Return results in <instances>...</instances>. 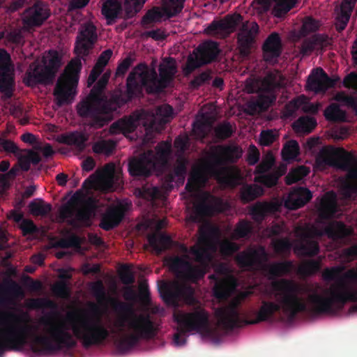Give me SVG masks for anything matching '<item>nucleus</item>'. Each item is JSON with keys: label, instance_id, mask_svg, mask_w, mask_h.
Masks as SVG:
<instances>
[{"label": "nucleus", "instance_id": "obj_9", "mask_svg": "<svg viewBox=\"0 0 357 357\" xmlns=\"http://www.w3.org/2000/svg\"><path fill=\"white\" fill-rule=\"evenodd\" d=\"M242 153V149L236 144L215 146L208 157L206 167L219 183L229 185L234 180V176L231 169L225 165L236 163Z\"/></svg>", "mask_w": 357, "mask_h": 357}, {"label": "nucleus", "instance_id": "obj_18", "mask_svg": "<svg viewBox=\"0 0 357 357\" xmlns=\"http://www.w3.org/2000/svg\"><path fill=\"white\" fill-rule=\"evenodd\" d=\"M215 274L209 275V279L215 281L213 289V296L219 300L227 299L231 291L232 285L227 278H220L219 276L226 275L229 273L227 264L224 263L218 264L214 267Z\"/></svg>", "mask_w": 357, "mask_h": 357}, {"label": "nucleus", "instance_id": "obj_5", "mask_svg": "<svg viewBox=\"0 0 357 357\" xmlns=\"http://www.w3.org/2000/svg\"><path fill=\"white\" fill-rule=\"evenodd\" d=\"M158 78L156 70H149L145 63L137 65L128 76V94L129 98H137L142 95L145 87L148 93H160L174 80L177 73L176 60L165 57L158 68Z\"/></svg>", "mask_w": 357, "mask_h": 357}, {"label": "nucleus", "instance_id": "obj_23", "mask_svg": "<svg viewBox=\"0 0 357 357\" xmlns=\"http://www.w3.org/2000/svg\"><path fill=\"white\" fill-rule=\"evenodd\" d=\"M263 57L267 63H275L282 52V41L278 32L271 33L265 39L262 47Z\"/></svg>", "mask_w": 357, "mask_h": 357}, {"label": "nucleus", "instance_id": "obj_32", "mask_svg": "<svg viewBox=\"0 0 357 357\" xmlns=\"http://www.w3.org/2000/svg\"><path fill=\"white\" fill-rule=\"evenodd\" d=\"M196 50L205 65L215 61L220 53L218 43L212 40L200 44Z\"/></svg>", "mask_w": 357, "mask_h": 357}, {"label": "nucleus", "instance_id": "obj_24", "mask_svg": "<svg viewBox=\"0 0 357 357\" xmlns=\"http://www.w3.org/2000/svg\"><path fill=\"white\" fill-rule=\"evenodd\" d=\"M241 19V15H227L220 20L213 21L205 29V32L210 35H228L235 30Z\"/></svg>", "mask_w": 357, "mask_h": 357}, {"label": "nucleus", "instance_id": "obj_35", "mask_svg": "<svg viewBox=\"0 0 357 357\" xmlns=\"http://www.w3.org/2000/svg\"><path fill=\"white\" fill-rule=\"evenodd\" d=\"M148 242L157 255H160L169 249L172 244V238L165 234H153L148 236Z\"/></svg>", "mask_w": 357, "mask_h": 357}, {"label": "nucleus", "instance_id": "obj_64", "mask_svg": "<svg viewBox=\"0 0 357 357\" xmlns=\"http://www.w3.org/2000/svg\"><path fill=\"white\" fill-rule=\"evenodd\" d=\"M0 151L8 153H17L19 151V148L14 142L1 137Z\"/></svg>", "mask_w": 357, "mask_h": 357}, {"label": "nucleus", "instance_id": "obj_12", "mask_svg": "<svg viewBox=\"0 0 357 357\" xmlns=\"http://www.w3.org/2000/svg\"><path fill=\"white\" fill-rule=\"evenodd\" d=\"M61 66V57L58 52L50 50L48 59L44 66L36 63L30 64L25 73L24 83L29 87H34L38 84H51Z\"/></svg>", "mask_w": 357, "mask_h": 357}, {"label": "nucleus", "instance_id": "obj_28", "mask_svg": "<svg viewBox=\"0 0 357 357\" xmlns=\"http://www.w3.org/2000/svg\"><path fill=\"white\" fill-rule=\"evenodd\" d=\"M312 197V194L310 190L298 187L291 192L286 202V206L291 209H297L309 202Z\"/></svg>", "mask_w": 357, "mask_h": 357}, {"label": "nucleus", "instance_id": "obj_16", "mask_svg": "<svg viewBox=\"0 0 357 357\" xmlns=\"http://www.w3.org/2000/svg\"><path fill=\"white\" fill-rule=\"evenodd\" d=\"M153 151H147L128 162L129 174L137 178H147L155 169V158Z\"/></svg>", "mask_w": 357, "mask_h": 357}, {"label": "nucleus", "instance_id": "obj_42", "mask_svg": "<svg viewBox=\"0 0 357 357\" xmlns=\"http://www.w3.org/2000/svg\"><path fill=\"white\" fill-rule=\"evenodd\" d=\"M186 165L183 160L178 161L172 172L167 174L165 176V181L167 183L178 182L183 183L186 174Z\"/></svg>", "mask_w": 357, "mask_h": 357}, {"label": "nucleus", "instance_id": "obj_46", "mask_svg": "<svg viewBox=\"0 0 357 357\" xmlns=\"http://www.w3.org/2000/svg\"><path fill=\"white\" fill-rule=\"evenodd\" d=\"M310 170L305 166H299L291 169L285 177V182L287 185L294 184L307 176Z\"/></svg>", "mask_w": 357, "mask_h": 357}, {"label": "nucleus", "instance_id": "obj_62", "mask_svg": "<svg viewBox=\"0 0 357 357\" xmlns=\"http://www.w3.org/2000/svg\"><path fill=\"white\" fill-rule=\"evenodd\" d=\"M351 13L340 9V13L336 17L335 28L338 32H342L347 26L350 19Z\"/></svg>", "mask_w": 357, "mask_h": 357}, {"label": "nucleus", "instance_id": "obj_31", "mask_svg": "<svg viewBox=\"0 0 357 357\" xmlns=\"http://www.w3.org/2000/svg\"><path fill=\"white\" fill-rule=\"evenodd\" d=\"M57 140L61 144L74 146L77 151L82 152L86 147L88 137L82 132L75 131L60 135Z\"/></svg>", "mask_w": 357, "mask_h": 357}, {"label": "nucleus", "instance_id": "obj_17", "mask_svg": "<svg viewBox=\"0 0 357 357\" xmlns=\"http://www.w3.org/2000/svg\"><path fill=\"white\" fill-rule=\"evenodd\" d=\"M97 38L96 27L90 22L84 24L77 36L75 52L82 56H88L93 48Z\"/></svg>", "mask_w": 357, "mask_h": 357}, {"label": "nucleus", "instance_id": "obj_59", "mask_svg": "<svg viewBox=\"0 0 357 357\" xmlns=\"http://www.w3.org/2000/svg\"><path fill=\"white\" fill-rule=\"evenodd\" d=\"M240 247L236 243L226 240L220 245L221 254L226 257H230L239 250Z\"/></svg>", "mask_w": 357, "mask_h": 357}, {"label": "nucleus", "instance_id": "obj_34", "mask_svg": "<svg viewBox=\"0 0 357 357\" xmlns=\"http://www.w3.org/2000/svg\"><path fill=\"white\" fill-rule=\"evenodd\" d=\"M122 6L119 0H105L102 6V14L107 20V24H112L119 17Z\"/></svg>", "mask_w": 357, "mask_h": 357}, {"label": "nucleus", "instance_id": "obj_10", "mask_svg": "<svg viewBox=\"0 0 357 357\" xmlns=\"http://www.w3.org/2000/svg\"><path fill=\"white\" fill-rule=\"evenodd\" d=\"M319 167H333L347 172V177L357 185V156L342 147L325 146L316 157Z\"/></svg>", "mask_w": 357, "mask_h": 357}, {"label": "nucleus", "instance_id": "obj_20", "mask_svg": "<svg viewBox=\"0 0 357 357\" xmlns=\"http://www.w3.org/2000/svg\"><path fill=\"white\" fill-rule=\"evenodd\" d=\"M184 1L185 0H169L164 6L163 12L158 7H154L149 10L142 17V24H148L152 22H160L164 15L168 18L176 16L182 11Z\"/></svg>", "mask_w": 357, "mask_h": 357}, {"label": "nucleus", "instance_id": "obj_61", "mask_svg": "<svg viewBox=\"0 0 357 357\" xmlns=\"http://www.w3.org/2000/svg\"><path fill=\"white\" fill-rule=\"evenodd\" d=\"M80 244V238L75 234H72L66 238H61L57 243L58 246L62 248H79Z\"/></svg>", "mask_w": 357, "mask_h": 357}, {"label": "nucleus", "instance_id": "obj_43", "mask_svg": "<svg viewBox=\"0 0 357 357\" xmlns=\"http://www.w3.org/2000/svg\"><path fill=\"white\" fill-rule=\"evenodd\" d=\"M320 268L321 261L319 260L308 259L299 265L298 273L303 276L307 277L317 273Z\"/></svg>", "mask_w": 357, "mask_h": 357}, {"label": "nucleus", "instance_id": "obj_60", "mask_svg": "<svg viewBox=\"0 0 357 357\" xmlns=\"http://www.w3.org/2000/svg\"><path fill=\"white\" fill-rule=\"evenodd\" d=\"M269 211V206L267 204L258 203L252 207L251 215L255 220H262Z\"/></svg>", "mask_w": 357, "mask_h": 357}, {"label": "nucleus", "instance_id": "obj_27", "mask_svg": "<svg viewBox=\"0 0 357 357\" xmlns=\"http://www.w3.org/2000/svg\"><path fill=\"white\" fill-rule=\"evenodd\" d=\"M14 77L10 66L0 59V91L8 98L13 96Z\"/></svg>", "mask_w": 357, "mask_h": 357}, {"label": "nucleus", "instance_id": "obj_19", "mask_svg": "<svg viewBox=\"0 0 357 357\" xmlns=\"http://www.w3.org/2000/svg\"><path fill=\"white\" fill-rule=\"evenodd\" d=\"M339 77L332 78L321 68H317L312 70L309 75L306 87L309 91L316 93H324L329 89L335 87Z\"/></svg>", "mask_w": 357, "mask_h": 357}, {"label": "nucleus", "instance_id": "obj_25", "mask_svg": "<svg viewBox=\"0 0 357 357\" xmlns=\"http://www.w3.org/2000/svg\"><path fill=\"white\" fill-rule=\"evenodd\" d=\"M126 211L125 206L121 204L109 207L101 217L100 227L105 231L116 227L123 220Z\"/></svg>", "mask_w": 357, "mask_h": 357}, {"label": "nucleus", "instance_id": "obj_2", "mask_svg": "<svg viewBox=\"0 0 357 357\" xmlns=\"http://www.w3.org/2000/svg\"><path fill=\"white\" fill-rule=\"evenodd\" d=\"M271 287L277 303L262 301L255 319L248 320L241 318L238 303L232 302L228 305L216 309L215 314L219 326L225 331H232L242 325L266 321L281 310L291 319L295 318L298 313L307 310L306 303L298 296L302 289L299 284L291 280L283 278L273 281Z\"/></svg>", "mask_w": 357, "mask_h": 357}, {"label": "nucleus", "instance_id": "obj_56", "mask_svg": "<svg viewBox=\"0 0 357 357\" xmlns=\"http://www.w3.org/2000/svg\"><path fill=\"white\" fill-rule=\"evenodd\" d=\"M29 306L33 309L55 310L57 307L55 302L46 298H32L30 300Z\"/></svg>", "mask_w": 357, "mask_h": 357}, {"label": "nucleus", "instance_id": "obj_39", "mask_svg": "<svg viewBox=\"0 0 357 357\" xmlns=\"http://www.w3.org/2000/svg\"><path fill=\"white\" fill-rule=\"evenodd\" d=\"M137 125L135 120L132 119H121L114 122L109 128V132L112 134L116 135L119 133H130L135 131Z\"/></svg>", "mask_w": 357, "mask_h": 357}, {"label": "nucleus", "instance_id": "obj_15", "mask_svg": "<svg viewBox=\"0 0 357 357\" xmlns=\"http://www.w3.org/2000/svg\"><path fill=\"white\" fill-rule=\"evenodd\" d=\"M91 215V209L86 204H68L62 206L59 211V218L62 222L67 220V223L73 227L89 226Z\"/></svg>", "mask_w": 357, "mask_h": 357}, {"label": "nucleus", "instance_id": "obj_38", "mask_svg": "<svg viewBox=\"0 0 357 357\" xmlns=\"http://www.w3.org/2000/svg\"><path fill=\"white\" fill-rule=\"evenodd\" d=\"M263 194V188L257 184H245L240 190V198L244 204L254 201Z\"/></svg>", "mask_w": 357, "mask_h": 357}, {"label": "nucleus", "instance_id": "obj_63", "mask_svg": "<svg viewBox=\"0 0 357 357\" xmlns=\"http://www.w3.org/2000/svg\"><path fill=\"white\" fill-rule=\"evenodd\" d=\"M90 288L93 294L98 300L100 301L105 298L106 291L102 280H98L91 282Z\"/></svg>", "mask_w": 357, "mask_h": 357}, {"label": "nucleus", "instance_id": "obj_26", "mask_svg": "<svg viewBox=\"0 0 357 357\" xmlns=\"http://www.w3.org/2000/svg\"><path fill=\"white\" fill-rule=\"evenodd\" d=\"M274 162L273 156L269 155L256 167L257 173L261 175L256 177L255 180L268 188L275 186L278 181V176L275 174H265L272 167Z\"/></svg>", "mask_w": 357, "mask_h": 357}, {"label": "nucleus", "instance_id": "obj_21", "mask_svg": "<svg viewBox=\"0 0 357 357\" xmlns=\"http://www.w3.org/2000/svg\"><path fill=\"white\" fill-rule=\"evenodd\" d=\"M50 13L48 5L39 0L26 9L23 22L29 27L39 26L49 18Z\"/></svg>", "mask_w": 357, "mask_h": 357}, {"label": "nucleus", "instance_id": "obj_55", "mask_svg": "<svg viewBox=\"0 0 357 357\" xmlns=\"http://www.w3.org/2000/svg\"><path fill=\"white\" fill-rule=\"evenodd\" d=\"M252 230V225L245 220H240L234 231V235L236 238L247 237Z\"/></svg>", "mask_w": 357, "mask_h": 357}, {"label": "nucleus", "instance_id": "obj_54", "mask_svg": "<svg viewBox=\"0 0 357 357\" xmlns=\"http://www.w3.org/2000/svg\"><path fill=\"white\" fill-rule=\"evenodd\" d=\"M272 245L275 252L278 255L289 254L291 249V243L287 238L273 240Z\"/></svg>", "mask_w": 357, "mask_h": 357}, {"label": "nucleus", "instance_id": "obj_47", "mask_svg": "<svg viewBox=\"0 0 357 357\" xmlns=\"http://www.w3.org/2000/svg\"><path fill=\"white\" fill-rule=\"evenodd\" d=\"M234 130L229 121H223L214 128L215 137L219 140H225L232 136Z\"/></svg>", "mask_w": 357, "mask_h": 357}, {"label": "nucleus", "instance_id": "obj_36", "mask_svg": "<svg viewBox=\"0 0 357 357\" xmlns=\"http://www.w3.org/2000/svg\"><path fill=\"white\" fill-rule=\"evenodd\" d=\"M207 177L202 169H193L185 185V190L191 193L195 192L205 185Z\"/></svg>", "mask_w": 357, "mask_h": 357}, {"label": "nucleus", "instance_id": "obj_11", "mask_svg": "<svg viewBox=\"0 0 357 357\" xmlns=\"http://www.w3.org/2000/svg\"><path fill=\"white\" fill-rule=\"evenodd\" d=\"M81 69V61L79 59H73L58 79L54 95L59 107L70 104L74 99Z\"/></svg>", "mask_w": 357, "mask_h": 357}, {"label": "nucleus", "instance_id": "obj_1", "mask_svg": "<svg viewBox=\"0 0 357 357\" xmlns=\"http://www.w3.org/2000/svg\"><path fill=\"white\" fill-rule=\"evenodd\" d=\"M111 305L117 314L111 330L104 325L100 317L68 314L66 320L69 324L67 325L63 321H53L57 312L45 315L40 319V324L44 326L45 332L50 336L33 334L37 328L32 326L28 337L33 335L29 341L31 350L34 354H41L75 348L77 342L68 330L72 331L84 348H89L103 344L111 333H123L127 326L132 333L116 343L117 349L122 353L132 349L141 340H149L155 336L156 328L149 315L136 314L131 305L116 299H112Z\"/></svg>", "mask_w": 357, "mask_h": 357}, {"label": "nucleus", "instance_id": "obj_53", "mask_svg": "<svg viewBox=\"0 0 357 357\" xmlns=\"http://www.w3.org/2000/svg\"><path fill=\"white\" fill-rule=\"evenodd\" d=\"M276 5L274 6L273 13L277 17L287 13L295 5L297 0H275Z\"/></svg>", "mask_w": 357, "mask_h": 357}, {"label": "nucleus", "instance_id": "obj_30", "mask_svg": "<svg viewBox=\"0 0 357 357\" xmlns=\"http://www.w3.org/2000/svg\"><path fill=\"white\" fill-rule=\"evenodd\" d=\"M259 32V26L257 23L254 22L251 24L249 29L243 28L238 33V43L241 47L242 54H247L255 41V36Z\"/></svg>", "mask_w": 357, "mask_h": 357}, {"label": "nucleus", "instance_id": "obj_33", "mask_svg": "<svg viewBox=\"0 0 357 357\" xmlns=\"http://www.w3.org/2000/svg\"><path fill=\"white\" fill-rule=\"evenodd\" d=\"M352 231L344 223L338 221L331 222L324 229V234L333 241L342 240L350 236Z\"/></svg>", "mask_w": 357, "mask_h": 357}, {"label": "nucleus", "instance_id": "obj_29", "mask_svg": "<svg viewBox=\"0 0 357 357\" xmlns=\"http://www.w3.org/2000/svg\"><path fill=\"white\" fill-rule=\"evenodd\" d=\"M222 204V200L210 194H206L204 199L194 205V213L198 218L208 215Z\"/></svg>", "mask_w": 357, "mask_h": 357}, {"label": "nucleus", "instance_id": "obj_44", "mask_svg": "<svg viewBox=\"0 0 357 357\" xmlns=\"http://www.w3.org/2000/svg\"><path fill=\"white\" fill-rule=\"evenodd\" d=\"M30 213L34 216H47L52 210L50 204H45L42 199L32 201L29 204Z\"/></svg>", "mask_w": 357, "mask_h": 357}, {"label": "nucleus", "instance_id": "obj_7", "mask_svg": "<svg viewBox=\"0 0 357 357\" xmlns=\"http://www.w3.org/2000/svg\"><path fill=\"white\" fill-rule=\"evenodd\" d=\"M27 314L8 311L0 317V356L6 351H22L28 343L32 325Z\"/></svg>", "mask_w": 357, "mask_h": 357}, {"label": "nucleus", "instance_id": "obj_22", "mask_svg": "<svg viewBox=\"0 0 357 357\" xmlns=\"http://www.w3.org/2000/svg\"><path fill=\"white\" fill-rule=\"evenodd\" d=\"M24 296L22 287L12 279H5L0 284V303L2 305H13Z\"/></svg>", "mask_w": 357, "mask_h": 357}, {"label": "nucleus", "instance_id": "obj_6", "mask_svg": "<svg viewBox=\"0 0 357 357\" xmlns=\"http://www.w3.org/2000/svg\"><path fill=\"white\" fill-rule=\"evenodd\" d=\"M324 295L313 292L308 296L312 311L317 314L342 310L347 303L357 302V269L351 268L324 291Z\"/></svg>", "mask_w": 357, "mask_h": 357}, {"label": "nucleus", "instance_id": "obj_52", "mask_svg": "<svg viewBox=\"0 0 357 357\" xmlns=\"http://www.w3.org/2000/svg\"><path fill=\"white\" fill-rule=\"evenodd\" d=\"M320 26L321 24L319 20L311 16H307L303 20L301 30V33L303 36H307L311 33L316 32L319 29Z\"/></svg>", "mask_w": 357, "mask_h": 357}, {"label": "nucleus", "instance_id": "obj_41", "mask_svg": "<svg viewBox=\"0 0 357 357\" xmlns=\"http://www.w3.org/2000/svg\"><path fill=\"white\" fill-rule=\"evenodd\" d=\"M172 144L170 142L162 141L155 147V165L157 163L161 164L162 166L167 165L168 158L171 153Z\"/></svg>", "mask_w": 357, "mask_h": 357}, {"label": "nucleus", "instance_id": "obj_4", "mask_svg": "<svg viewBox=\"0 0 357 357\" xmlns=\"http://www.w3.org/2000/svg\"><path fill=\"white\" fill-rule=\"evenodd\" d=\"M107 83L105 78H100L87 98L77 106L78 115L84 119L90 127L95 129L107 125L113 120L114 113L134 98H130L128 94V79L126 90L123 95L113 94L109 98L102 97L101 93Z\"/></svg>", "mask_w": 357, "mask_h": 357}, {"label": "nucleus", "instance_id": "obj_40", "mask_svg": "<svg viewBox=\"0 0 357 357\" xmlns=\"http://www.w3.org/2000/svg\"><path fill=\"white\" fill-rule=\"evenodd\" d=\"M317 125V121L314 117L303 116L293 123V128L296 132L308 134L313 130Z\"/></svg>", "mask_w": 357, "mask_h": 357}, {"label": "nucleus", "instance_id": "obj_50", "mask_svg": "<svg viewBox=\"0 0 357 357\" xmlns=\"http://www.w3.org/2000/svg\"><path fill=\"white\" fill-rule=\"evenodd\" d=\"M299 153V145L296 140L287 142L282 150V155L284 160L296 158Z\"/></svg>", "mask_w": 357, "mask_h": 357}, {"label": "nucleus", "instance_id": "obj_57", "mask_svg": "<svg viewBox=\"0 0 357 357\" xmlns=\"http://www.w3.org/2000/svg\"><path fill=\"white\" fill-rule=\"evenodd\" d=\"M205 65L202 63V60L198 54L195 56L190 55L186 61V64L184 68V72L186 75L192 73L195 69Z\"/></svg>", "mask_w": 357, "mask_h": 357}, {"label": "nucleus", "instance_id": "obj_48", "mask_svg": "<svg viewBox=\"0 0 357 357\" xmlns=\"http://www.w3.org/2000/svg\"><path fill=\"white\" fill-rule=\"evenodd\" d=\"M146 0H125L124 11L125 17H132L140 11Z\"/></svg>", "mask_w": 357, "mask_h": 357}, {"label": "nucleus", "instance_id": "obj_58", "mask_svg": "<svg viewBox=\"0 0 357 357\" xmlns=\"http://www.w3.org/2000/svg\"><path fill=\"white\" fill-rule=\"evenodd\" d=\"M8 43L15 45L16 47H22L24 39L22 33L20 30H13L8 32L4 37Z\"/></svg>", "mask_w": 357, "mask_h": 357}, {"label": "nucleus", "instance_id": "obj_3", "mask_svg": "<svg viewBox=\"0 0 357 357\" xmlns=\"http://www.w3.org/2000/svg\"><path fill=\"white\" fill-rule=\"evenodd\" d=\"M211 248L208 234L203 231L194 245L190 248L183 244L180 245L183 256L167 257L164 262L177 279L197 282L204 277L206 269L213 261Z\"/></svg>", "mask_w": 357, "mask_h": 357}, {"label": "nucleus", "instance_id": "obj_51", "mask_svg": "<svg viewBox=\"0 0 357 357\" xmlns=\"http://www.w3.org/2000/svg\"><path fill=\"white\" fill-rule=\"evenodd\" d=\"M298 249L303 255L307 257H314L319 252V243L315 241H307L301 243Z\"/></svg>", "mask_w": 357, "mask_h": 357}, {"label": "nucleus", "instance_id": "obj_8", "mask_svg": "<svg viewBox=\"0 0 357 357\" xmlns=\"http://www.w3.org/2000/svg\"><path fill=\"white\" fill-rule=\"evenodd\" d=\"M269 255L262 245L249 246L238 252L235 260L238 266L248 271L261 270L269 280L290 273L294 268L290 260L266 264Z\"/></svg>", "mask_w": 357, "mask_h": 357}, {"label": "nucleus", "instance_id": "obj_45", "mask_svg": "<svg viewBox=\"0 0 357 357\" xmlns=\"http://www.w3.org/2000/svg\"><path fill=\"white\" fill-rule=\"evenodd\" d=\"M325 118L330 121H341L345 118V113L336 103L329 105L324 110Z\"/></svg>", "mask_w": 357, "mask_h": 357}, {"label": "nucleus", "instance_id": "obj_49", "mask_svg": "<svg viewBox=\"0 0 357 357\" xmlns=\"http://www.w3.org/2000/svg\"><path fill=\"white\" fill-rule=\"evenodd\" d=\"M116 147V142L113 140H100L93 145V151L98 154H111Z\"/></svg>", "mask_w": 357, "mask_h": 357}, {"label": "nucleus", "instance_id": "obj_14", "mask_svg": "<svg viewBox=\"0 0 357 357\" xmlns=\"http://www.w3.org/2000/svg\"><path fill=\"white\" fill-rule=\"evenodd\" d=\"M158 290L163 301L173 307H178L181 301H188L193 298V289L176 280L162 281Z\"/></svg>", "mask_w": 357, "mask_h": 357}, {"label": "nucleus", "instance_id": "obj_13", "mask_svg": "<svg viewBox=\"0 0 357 357\" xmlns=\"http://www.w3.org/2000/svg\"><path fill=\"white\" fill-rule=\"evenodd\" d=\"M174 318L182 333L196 331L199 333H207L209 332V314L202 307H197L189 312L174 314Z\"/></svg>", "mask_w": 357, "mask_h": 357}, {"label": "nucleus", "instance_id": "obj_37", "mask_svg": "<svg viewBox=\"0 0 357 357\" xmlns=\"http://www.w3.org/2000/svg\"><path fill=\"white\" fill-rule=\"evenodd\" d=\"M283 79L278 70L269 72L263 79L261 84L266 91L272 93L282 87Z\"/></svg>", "mask_w": 357, "mask_h": 357}]
</instances>
